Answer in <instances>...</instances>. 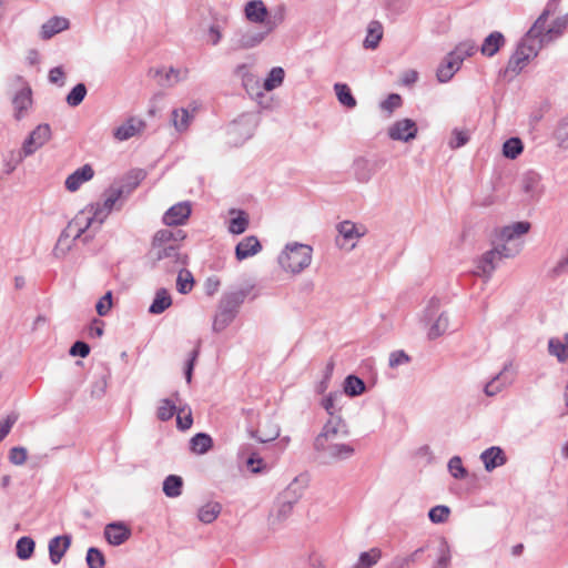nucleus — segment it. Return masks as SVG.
<instances>
[{
  "mask_svg": "<svg viewBox=\"0 0 568 568\" xmlns=\"http://www.w3.org/2000/svg\"><path fill=\"white\" fill-rule=\"evenodd\" d=\"M144 178L143 171H136L134 175H130L126 182L121 185H111L104 192L103 203H94L88 205L68 224L67 230L60 235L57 246L54 247V255L58 257L64 256L65 251L60 247L63 239L67 237L69 232L73 233V240L79 239L89 227L98 223V227L102 225L106 216L113 210L118 202L126 197Z\"/></svg>",
  "mask_w": 568,
  "mask_h": 568,
  "instance_id": "obj_1",
  "label": "nucleus"
},
{
  "mask_svg": "<svg viewBox=\"0 0 568 568\" xmlns=\"http://www.w3.org/2000/svg\"><path fill=\"white\" fill-rule=\"evenodd\" d=\"M186 237L182 230H159L152 239L148 253L153 267L161 266L168 271H175L187 264V255L181 252V243Z\"/></svg>",
  "mask_w": 568,
  "mask_h": 568,
  "instance_id": "obj_2",
  "label": "nucleus"
},
{
  "mask_svg": "<svg viewBox=\"0 0 568 568\" xmlns=\"http://www.w3.org/2000/svg\"><path fill=\"white\" fill-rule=\"evenodd\" d=\"M254 288L253 284H246L237 290L225 292L217 305V312L213 318L212 328L220 333L224 331L236 317L241 305Z\"/></svg>",
  "mask_w": 568,
  "mask_h": 568,
  "instance_id": "obj_3",
  "label": "nucleus"
},
{
  "mask_svg": "<svg viewBox=\"0 0 568 568\" xmlns=\"http://www.w3.org/2000/svg\"><path fill=\"white\" fill-rule=\"evenodd\" d=\"M530 229V224L528 222H515L510 225L503 227L499 232V241L500 244H497L493 251L498 252V260L509 258L516 256L523 246V243L519 241V237L526 234Z\"/></svg>",
  "mask_w": 568,
  "mask_h": 568,
  "instance_id": "obj_4",
  "label": "nucleus"
},
{
  "mask_svg": "<svg viewBox=\"0 0 568 568\" xmlns=\"http://www.w3.org/2000/svg\"><path fill=\"white\" fill-rule=\"evenodd\" d=\"M312 247L306 244L291 243L278 256L281 267L293 274H298L312 262Z\"/></svg>",
  "mask_w": 568,
  "mask_h": 568,
  "instance_id": "obj_5",
  "label": "nucleus"
},
{
  "mask_svg": "<svg viewBox=\"0 0 568 568\" xmlns=\"http://www.w3.org/2000/svg\"><path fill=\"white\" fill-rule=\"evenodd\" d=\"M313 447L321 463L325 465L346 460L355 453L352 445L337 442L313 444Z\"/></svg>",
  "mask_w": 568,
  "mask_h": 568,
  "instance_id": "obj_6",
  "label": "nucleus"
},
{
  "mask_svg": "<svg viewBox=\"0 0 568 568\" xmlns=\"http://www.w3.org/2000/svg\"><path fill=\"white\" fill-rule=\"evenodd\" d=\"M273 31L260 28H246L234 32L230 40V50L241 51L258 47Z\"/></svg>",
  "mask_w": 568,
  "mask_h": 568,
  "instance_id": "obj_7",
  "label": "nucleus"
},
{
  "mask_svg": "<svg viewBox=\"0 0 568 568\" xmlns=\"http://www.w3.org/2000/svg\"><path fill=\"white\" fill-rule=\"evenodd\" d=\"M541 47L542 45H540V42L537 44L524 37L515 53L508 61L507 71H510L514 74H518L526 67L529 60L538 54V51L541 49Z\"/></svg>",
  "mask_w": 568,
  "mask_h": 568,
  "instance_id": "obj_8",
  "label": "nucleus"
},
{
  "mask_svg": "<svg viewBox=\"0 0 568 568\" xmlns=\"http://www.w3.org/2000/svg\"><path fill=\"white\" fill-rule=\"evenodd\" d=\"M244 16L251 23L260 24L267 31H274L278 22L270 17L268 10L262 0H250L244 6Z\"/></svg>",
  "mask_w": 568,
  "mask_h": 568,
  "instance_id": "obj_9",
  "label": "nucleus"
},
{
  "mask_svg": "<svg viewBox=\"0 0 568 568\" xmlns=\"http://www.w3.org/2000/svg\"><path fill=\"white\" fill-rule=\"evenodd\" d=\"M51 128L49 124H39L24 140L20 153V160L32 155L37 150L42 148L51 139Z\"/></svg>",
  "mask_w": 568,
  "mask_h": 568,
  "instance_id": "obj_10",
  "label": "nucleus"
},
{
  "mask_svg": "<svg viewBox=\"0 0 568 568\" xmlns=\"http://www.w3.org/2000/svg\"><path fill=\"white\" fill-rule=\"evenodd\" d=\"M348 429L341 416L329 418L321 433L315 437L314 444L336 442L341 437H347Z\"/></svg>",
  "mask_w": 568,
  "mask_h": 568,
  "instance_id": "obj_11",
  "label": "nucleus"
},
{
  "mask_svg": "<svg viewBox=\"0 0 568 568\" xmlns=\"http://www.w3.org/2000/svg\"><path fill=\"white\" fill-rule=\"evenodd\" d=\"M559 0H550L548 1L546 8L541 12V14L538 17V19L535 21L532 27L527 31L525 34V38L527 40H530L535 43H539V41L545 36L547 29H546V22L550 14H552L558 6Z\"/></svg>",
  "mask_w": 568,
  "mask_h": 568,
  "instance_id": "obj_12",
  "label": "nucleus"
},
{
  "mask_svg": "<svg viewBox=\"0 0 568 568\" xmlns=\"http://www.w3.org/2000/svg\"><path fill=\"white\" fill-rule=\"evenodd\" d=\"M417 135V125L412 119H402L388 128V136L394 141L408 142Z\"/></svg>",
  "mask_w": 568,
  "mask_h": 568,
  "instance_id": "obj_13",
  "label": "nucleus"
},
{
  "mask_svg": "<svg viewBox=\"0 0 568 568\" xmlns=\"http://www.w3.org/2000/svg\"><path fill=\"white\" fill-rule=\"evenodd\" d=\"M145 126L146 124L144 120L136 116H131L114 130L113 136L119 141H126L142 133Z\"/></svg>",
  "mask_w": 568,
  "mask_h": 568,
  "instance_id": "obj_14",
  "label": "nucleus"
},
{
  "mask_svg": "<svg viewBox=\"0 0 568 568\" xmlns=\"http://www.w3.org/2000/svg\"><path fill=\"white\" fill-rule=\"evenodd\" d=\"M190 202H180L171 206L163 215V223L168 226L182 225L191 214Z\"/></svg>",
  "mask_w": 568,
  "mask_h": 568,
  "instance_id": "obj_15",
  "label": "nucleus"
},
{
  "mask_svg": "<svg viewBox=\"0 0 568 568\" xmlns=\"http://www.w3.org/2000/svg\"><path fill=\"white\" fill-rule=\"evenodd\" d=\"M378 169V161L362 156L355 159L353 163L354 176L361 183H367Z\"/></svg>",
  "mask_w": 568,
  "mask_h": 568,
  "instance_id": "obj_16",
  "label": "nucleus"
},
{
  "mask_svg": "<svg viewBox=\"0 0 568 568\" xmlns=\"http://www.w3.org/2000/svg\"><path fill=\"white\" fill-rule=\"evenodd\" d=\"M130 536L131 530L123 523H111L104 528V537L113 546L122 545Z\"/></svg>",
  "mask_w": 568,
  "mask_h": 568,
  "instance_id": "obj_17",
  "label": "nucleus"
},
{
  "mask_svg": "<svg viewBox=\"0 0 568 568\" xmlns=\"http://www.w3.org/2000/svg\"><path fill=\"white\" fill-rule=\"evenodd\" d=\"M510 367L511 364H506L501 372H499L485 385L484 392L487 396L497 395L504 387L513 383V376L508 375Z\"/></svg>",
  "mask_w": 568,
  "mask_h": 568,
  "instance_id": "obj_18",
  "label": "nucleus"
},
{
  "mask_svg": "<svg viewBox=\"0 0 568 568\" xmlns=\"http://www.w3.org/2000/svg\"><path fill=\"white\" fill-rule=\"evenodd\" d=\"M293 507L294 504H292V501L281 497L270 514V526L272 528H277L281 526L292 515Z\"/></svg>",
  "mask_w": 568,
  "mask_h": 568,
  "instance_id": "obj_19",
  "label": "nucleus"
},
{
  "mask_svg": "<svg viewBox=\"0 0 568 568\" xmlns=\"http://www.w3.org/2000/svg\"><path fill=\"white\" fill-rule=\"evenodd\" d=\"M262 250L258 239L254 235L244 237L235 246V257L237 261H243L251 256L256 255Z\"/></svg>",
  "mask_w": 568,
  "mask_h": 568,
  "instance_id": "obj_20",
  "label": "nucleus"
},
{
  "mask_svg": "<svg viewBox=\"0 0 568 568\" xmlns=\"http://www.w3.org/2000/svg\"><path fill=\"white\" fill-rule=\"evenodd\" d=\"M480 459L487 471H493L495 468L505 465L507 462L504 450L498 446H491L485 449L480 454Z\"/></svg>",
  "mask_w": 568,
  "mask_h": 568,
  "instance_id": "obj_21",
  "label": "nucleus"
},
{
  "mask_svg": "<svg viewBox=\"0 0 568 568\" xmlns=\"http://www.w3.org/2000/svg\"><path fill=\"white\" fill-rule=\"evenodd\" d=\"M497 256L498 252L493 250L483 254V256L477 262V270L475 271V274L489 280L496 270L498 262L500 261Z\"/></svg>",
  "mask_w": 568,
  "mask_h": 568,
  "instance_id": "obj_22",
  "label": "nucleus"
},
{
  "mask_svg": "<svg viewBox=\"0 0 568 568\" xmlns=\"http://www.w3.org/2000/svg\"><path fill=\"white\" fill-rule=\"evenodd\" d=\"M70 544L71 537L68 535L57 536L49 541V555L52 565L60 564Z\"/></svg>",
  "mask_w": 568,
  "mask_h": 568,
  "instance_id": "obj_23",
  "label": "nucleus"
},
{
  "mask_svg": "<svg viewBox=\"0 0 568 568\" xmlns=\"http://www.w3.org/2000/svg\"><path fill=\"white\" fill-rule=\"evenodd\" d=\"M94 175V171L91 165L85 164L78 170H75L72 174H70L65 180L67 190L74 192L77 191L84 182L90 181Z\"/></svg>",
  "mask_w": 568,
  "mask_h": 568,
  "instance_id": "obj_24",
  "label": "nucleus"
},
{
  "mask_svg": "<svg viewBox=\"0 0 568 568\" xmlns=\"http://www.w3.org/2000/svg\"><path fill=\"white\" fill-rule=\"evenodd\" d=\"M14 118L21 120L32 104V92L30 88L18 91L12 100Z\"/></svg>",
  "mask_w": 568,
  "mask_h": 568,
  "instance_id": "obj_25",
  "label": "nucleus"
},
{
  "mask_svg": "<svg viewBox=\"0 0 568 568\" xmlns=\"http://www.w3.org/2000/svg\"><path fill=\"white\" fill-rule=\"evenodd\" d=\"M176 404H180V394L178 392L173 393L171 398L161 399L156 409V417L162 422L171 419L174 414H178L179 407Z\"/></svg>",
  "mask_w": 568,
  "mask_h": 568,
  "instance_id": "obj_26",
  "label": "nucleus"
},
{
  "mask_svg": "<svg viewBox=\"0 0 568 568\" xmlns=\"http://www.w3.org/2000/svg\"><path fill=\"white\" fill-rule=\"evenodd\" d=\"M383 24L377 20L371 21L367 26L366 37L363 41V47L367 50H375L383 38Z\"/></svg>",
  "mask_w": 568,
  "mask_h": 568,
  "instance_id": "obj_27",
  "label": "nucleus"
},
{
  "mask_svg": "<svg viewBox=\"0 0 568 568\" xmlns=\"http://www.w3.org/2000/svg\"><path fill=\"white\" fill-rule=\"evenodd\" d=\"M505 44V37L499 31L489 33L480 47V52L486 57H494L499 49Z\"/></svg>",
  "mask_w": 568,
  "mask_h": 568,
  "instance_id": "obj_28",
  "label": "nucleus"
},
{
  "mask_svg": "<svg viewBox=\"0 0 568 568\" xmlns=\"http://www.w3.org/2000/svg\"><path fill=\"white\" fill-rule=\"evenodd\" d=\"M69 28V20L61 17H53L49 19L41 27L40 37L43 40H48L55 36L57 33L67 30Z\"/></svg>",
  "mask_w": 568,
  "mask_h": 568,
  "instance_id": "obj_29",
  "label": "nucleus"
},
{
  "mask_svg": "<svg viewBox=\"0 0 568 568\" xmlns=\"http://www.w3.org/2000/svg\"><path fill=\"white\" fill-rule=\"evenodd\" d=\"M540 175L535 171H528L520 178L521 190L529 196L535 197L540 193Z\"/></svg>",
  "mask_w": 568,
  "mask_h": 568,
  "instance_id": "obj_30",
  "label": "nucleus"
},
{
  "mask_svg": "<svg viewBox=\"0 0 568 568\" xmlns=\"http://www.w3.org/2000/svg\"><path fill=\"white\" fill-rule=\"evenodd\" d=\"M548 352L551 356H555L559 363L568 361V334L564 335V338L551 337L548 341Z\"/></svg>",
  "mask_w": 568,
  "mask_h": 568,
  "instance_id": "obj_31",
  "label": "nucleus"
},
{
  "mask_svg": "<svg viewBox=\"0 0 568 568\" xmlns=\"http://www.w3.org/2000/svg\"><path fill=\"white\" fill-rule=\"evenodd\" d=\"M460 64L458 61L454 58V55H450L448 53L443 61V63L437 69V79L442 83L448 82L454 74L459 70Z\"/></svg>",
  "mask_w": 568,
  "mask_h": 568,
  "instance_id": "obj_32",
  "label": "nucleus"
},
{
  "mask_svg": "<svg viewBox=\"0 0 568 568\" xmlns=\"http://www.w3.org/2000/svg\"><path fill=\"white\" fill-rule=\"evenodd\" d=\"M307 486L306 477L300 476L294 478V480L286 487V489L282 494V498L292 501V504H296L298 499L302 497L305 488Z\"/></svg>",
  "mask_w": 568,
  "mask_h": 568,
  "instance_id": "obj_33",
  "label": "nucleus"
},
{
  "mask_svg": "<svg viewBox=\"0 0 568 568\" xmlns=\"http://www.w3.org/2000/svg\"><path fill=\"white\" fill-rule=\"evenodd\" d=\"M568 24V13L557 18L552 24L547 29L545 36L539 41L540 45L550 43L556 38L560 37Z\"/></svg>",
  "mask_w": 568,
  "mask_h": 568,
  "instance_id": "obj_34",
  "label": "nucleus"
},
{
  "mask_svg": "<svg viewBox=\"0 0 568 568\" xmlns=\"http://www.w3.org/2000/svg\"><path fill=\"white\" fill-rule=\"evenodd\" d=\"M343 390L349 397H356L365 393V382L356 375H348L343 383Z\"/></svg>",
  "mask_w": 568,
  "mask_h": 568,
  "instance_id": "obj_35",
  "label": "nucleus"
},
{
  "mask_svg": "<svg viewBox=\"0 0 568 568\" xmlns=\"http://www.w3.org/2000/svg\"><path fill=\"white\" fill-rule=\"evenodd\" d=\"M172 305V298L165 288L156 291L152 304L149 307L151 314H161Z\"/></svg>",
  "mask_w": 568,
  "mask_h": 568,
  "instance_id": "obj_36",
  "label": "nucleus"
},
{
  "mask_svg": "<svg viewBox=\"0 0 568 568\" xmlns=\"http://www.w3.org/2000/svg\"><path fill=\"white\" fill-rule=\"evenodd\" d=\"M213 446L212 437L205 433H197L190 440V448L193 453L203 455Z\"/></svg>",
  "mask_w": 568,
  "mask_h": 568,
  "instance_id": "obj_37",
  "label": "nucleus"
},
{
  "mask_svg": "<svg viewBox=\"0 0 568 568\" xmlns=\"http://www.w3.org/2000/svg\"><path fill=\"white\" fill-rule=\"evenodd\" d=\"M183 479L178 475H169L163 481V493L166 497L176 498L181 496Z\"/></svg>",
  "mask_w": 568,
  "mask_h": 568,
  "instance_id": "obj_38",
  "label": "nucleus"
},
{
  "mask_svg": "<svg viewBox=\"0 0 568 568\" xmlns=\"http://www.w3.org/2000/svg\"><path fill=\"white\" fill-rule=\"evenodd\" d=\"M221 505L216 501H210L203 505L197 513V518L200 521L204 524H211L216 519L219 514L221 513Z\"/></svg>",
  "mask_w": 568,
  "mask_h": 568,
  "instance_id": "obj_39",
  "label": "nucleus"
},
{
  "mask_svg": "<svg viewBox=\"0 0 568 568\" xmlns=\"http://www.w3.org/2000/svg\"><path fill=\"white\" fill-rule=\"evenodd\" d=\"M477 50V45L473 40H465L456 45V48L450 51V55H454V58L458 61V63L462 65L463 61L471 57Z\"/></svg>",
  "mask_w": 568,
  "mask_h": 568,
  "instance_id": "obj_40",
  "label": "nucleus"
},
{
  "mask_svg": "<svg viewBox=\"0 0 568 568\" xmlns=\"http://www.w3.org/2000/svg\"><path fill=\"white\" fill-rule=\"evenodd\" d=\"M334 91L337 97V100L341 104L345 105L348 109H353L356 106L357 102L354 95L351 92V89L345 83H335Z\"/></svg>",
  "mask_w": 568,
  "mask_h": 568,
  "instance_id": "obj_41",
  "label": "nucleus"
},
{
  "mask_svg": "<svg viewBox=\"0 0 568 568\" xmlns=\"http://www.w3.org/2000/svg\"><path fill=\"white\" fill-rule=\"evenodd\" d=\"M285 72L281 67H274L268 72V75L264 80L263 88L266 91H273L274 89L282 85L284 81Z\"/></svg>",
  "mask_w": 568,
  "mask_h": 568,
  "instance_id": "obj_42",
  "label": "nucleus"
},
{
  "mask_svg": "<svg viewBox=\"0 0 568 568\" xmlns=\"http://www.w3.org/2000/svg\"><path fill=\"white\" fill-rule=\"evenodd\" d=\"M193 113L187 109H176L172 111V122L178 131H184L189 128Z\"/></svg>",
  "mask_w": 568,
  "mask_h": 568,
  "instance_id": "obj_43",
  "label": "nucleus"
},
{
  "mask_svg": "<svg viewBox=\"0 0 568 568\" xmlns=\"http://www.w3.org/2000/svg\"><path fill=\"white\" fill-rule=\"evenodd\" d=\"M382 557V551L378 548H372L359 555L358 564L354 568H371L378 564Z\"/></svg>",
  "mask_w": 568,
  "mask_h": 568,
  "instance_id": "obj_44",
  "label": "nucleus"
},
{
  "mask_svg": "<svg viewBox=\"0 0 568 568\" xmlns=\"http://www.w3.org/2000/svg\"><path fill=\"white\" fill-rule=\"evenodd\" d=\"M194 284L193 275L190 271L181 267L176 278V288L181 294H187L192 291Z\"/></svg>",
  "mask_w": 568,
  "mask_h": 568,
  "instance_id": "obj_45",
  "label": "nucleus"
},
{
  "mask_svg": "<svg viewBox=\"0 0 568 568\" xmlns=\"http://www.w3.org/2000/svg\"><path fill=\"white\" fill-rule=\"evenodd\" d=\"M524 150V144L519 138H510L503 145V155L507 159H516Z\"/></svg>",
  "mask_w": 568,
  "mask_h": 568,
  "instance_id": "obj_46",
  "label": "nucleus"
},
{
  "mask_svg": "<svg viewBox=\"0 0 568 568\" xmlns=\"http://www.w3.org/2000/svg\"><path fill=\"white\" fill-rule=\"evenodd\" d=\"M234 74L242 80V83L247 91L250 88L258 84V81L250 72L248 65L246 63L239 64L234 70Z\"/></svg>",
  "mask_w": 568,
  "mask_h": 568,
  "instance_id": "obj_47",
  "label": "nucleus"
},
{
  "mask_svg": "<svg viewBox=\"0 0 568 568\" xmlns=\"http://www.w3.org/2000/svg\"><path fill=\"white\" fill-rule=\"evenodd\" d=\"M248 226V216L244 211H239L236 217L230 220L229 231L232 234H242Z\"/></svg>",
  "mask_w": 568,
  "mask_h": 568,
  "instance_id": "obj_48",
  "label": "nucleus"
},
{
  "mask_svg": "<svg viewBox=\"0 0 568 568\" xmlns=\"http://www.w3.org/2000/svg\"><path fill=\"white\" fill-rule=\"evenodd\" d=\"M448 329V317L440 313L430 325L428 335L430 338H437Z\"/></svg>",
  "mask_w": 568,
  "mask_h": 568,
  "instance_id": "obj_49",
  "label": "nucleus"
},
{
  "mask_svg": "<svg viewBox=\"0 0 568 568\" xmlns=\"http://www.w3.org/2000/svg\"><path fill=\"white\" fill-rule=\"evenodd\" d=\"M193 424L192 410L189 406H180L176 414V426L181 430L191 428Z\"/></svg>",
  "mask_w": 568,
  "mask_h": 568,
  "instance_id": "obj_50",
  "label": "nucleus"
},
{
  "mask_svg": "<svg viewBox=\"0 0 568 568\" xmlns=\"http://www.w3.org/2000/svg\"><path fill=\"white\" fill-rule=\"evenodd\" d=\"M16 549L19 558L28 559L34 550V541L30 537H21L17 541Z\"/></svg>",
  "mask_w": 568,
  "mask_h": 568,
  "instance_id": "obj_51",
  "label": "nucleus"
},
{
  "mask_svg": "<svg viewBox=\"0 0 568 568\" xmlns=\"http://www.w3.org/2000/svg\"><path fill=\"white\" fill-rule=\"evenodd\" d=\"M87 95V87L83 83H78L67 95V103L70 106H78Z\"/></svg>",
  "mask_w": 568,
  "mask_h": 568,
  "instance_id": "obj_52",
  "label": "nucleus"
},
{
  "mask_svg": "<svg viewBox=\"0 0 568 568\" xmlns=\"http://www.w3.org/2000/svg\"><path fill=\"white\" fill-rule=\"evenodd\" d=\"M338 233L345 240H354L363 236V233L358 232L355 223L351 221H343L337 225Z\"/></svg>",
  "mask_w": 568,
  "mask_h": 568,
  "instance_id": "obj_53",
  "label": "nucleus"
},
{
  "mask_svg": "<svg viewBox=\"0 0 568 568\" xmlns=\"http://www.w3.org/2000/svg\"><path fill=\"white\" fill-rule=\"evenodd\" d=\"M187 77V70H179L174 68H170L165 74L164 79L162 80L161 84L166 87H172L173 84L185 80Z\"/></svg>",
  "mask_w": 568,
  "mask_h": 568,
  "instance_id": "obj_54",
  "label": "nucleus"
},
{
  "mask_svg": "<svg viewBox=\"0 0 568 568\" xmlns=\"http://www.w3.org/2000/svg\"><path fill=\"white\" fill-rule=\"evenodd\" d=\"M450 509L447 506L438 505L430 508L428 518L434 524H442L448 519Z\"/></svg>",
  "mask_w": 568,
  "mask_h": 568,
  "instance_id": "obj_55",
  "label": "nucleus"
},
{
  "mask_svg": "<svg viewBox=\"0 0 568 568\" xmlns=\"http://www.w3.org/2000/svg\"><path fill=\"white\" fill-rule=\"evenodd\" d=\"M448 470L452 474V476L456 479H463L467 476V470L463 466V462L459 456H454L449 459Z\"/></svg>",
  "mask_w": 568,
  "mask_h": 568,
  "instance_id": "obj_56",
  "label": "nucleus"
},
{
  "mask_svg": "<svg viewBox=\"0 0 568 568\" xmlns=\"http://www.w3.org/2000/svg\"><path fill=\"white\" fill-rule=\"evenodd\" d=\"M342 397V394L338 392L329 393L325 398L322 400V406L326 410V413L331 416V418L336 417V413L339 410V408L336 407L335 403L338 398Z\"/></svg>",
  "mask_w": 568,
  "mask_h": 568,
  "instance_id": "obj_57",
  "label": "nucleus"
},
{
  "mask_svg": "<svg viewBox=\"0 0 568 568\" xmlns=\"http://www.w3.org/2000/svg\"><path fill=\"white\" fill-rule=\"evenodd\" d=\"M85 560L89 568H102L105 564L103 554L94 547L89 548Z\"/></svg>",
  "mask_w": 568,
  "mask_h": 568,
  "instance_id": "obj_58",
  "label": "nucleus"
},
{
  "mask_svg": "<svg viewBox=\"0 0 568 568\" xmlns=\"http://www.w3.org/2000/svg\"><path fill=\"white\" fill-rule=\"evenodd\" d=\"M402 105V97L397 93H390L384 101L381 102V109L387 112V116Z\"/></svg>",
  "mask_w": 568,
  "mask_h": 568,
  "instance_id": "obj_59",
  "label": "nucleus"
},
{
  "mask_svg": "<svg viewBox=\"0 0 568 568\" xmlns=\"http://www.w3.org/2000/svg\"><path fill=\"white\" fill-rule=\"evenodd\" d=\"M469 140V133L467 130L455 129L449 140V146L452 149H458L465 145Z\"/></svg>",
  "mask_w": 568,
  "mask_h": 568,
  "instance_id": "obj_60",
  "label": "nucleus"
},
{
  "mask_svg": "<svg viewBox=\"0 0 568 568\" xmlns=\"http://www.w3.org/2000/svg\"><path fill=\"white\" fill-rule=\"evenodd\" d=\"M410 362V357L404 351H395L389 354L388 365L390 368L406 365Z\"/></svg>",
  "mask_w": 568,
  "mask_h": 568,
  "instance_id": "obj_61",
  "label": "nucleus"
},
{
  "mask_svg": "<svg viewBox=\"0 0 568 568\" xmlns=\"http://www.w3.org/2000/svg\"><path fill=\"white\" fill-rule=\"evenodd\" d=\"M333 371H334V362L329 361L326 364L322 381L316 386V392L318 394H323L328 388V383L332 378Z\"/></svg>",
  "mask_w": 568,
  "mask_h": 568,
  "instance_id": "obj_62",
  "label": "nucleus"
},
{
  "mask_svg": "<svg viewBox=\"0 0 568 568\" xmlns=\"http://www.w3.org/2000/svg\"><path fill=\"white\" fill-rule=\"evenodd\" d=\"M28 457L27 449L23 447H13L9 453V460L11 464L21 466L26 463Z\"/></svg>",
  "mask_w": 568,
  "mask_h": 568,
  "instance_id": "obj_63",
  "label": "nucleus"
},
{
  "mask_svg": "<svg viewBox=\"0 0 568 568\" xmlns=\"http://www.w3.org/2000/svg\"><path fill=\"white\" fill-rule=\"evenodd\" d=\"M112 306V293L106 292L95 305V310L100 316H105Z\"/></svg>",
  "mask_w": 568,
  "mask_h": 568,
  "instance_id": "obj_64",
  "label": "nucleus"
}]
</instances>
